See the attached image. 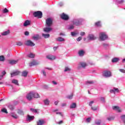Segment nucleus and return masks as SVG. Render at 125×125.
<instances>
[{
	"instance_id": "f257e3e1",
	"label": "nucleus",
	"mask_w": 125,
	"mask_h": 125,
	"mask_svg": "<svg viewBox=\"0 0 125 125\" xmlns=\"http://www.w3.org/2000/svg\"><path fill=\"white\" fill-rule=\"evenodd\" d=\"M40 94L39 93H37L35 92H29V93H28V94L26 95V99L28 100L29 101H31L32 100L33 98H40Z\"/></svg>"
},
{
	"instance_id": "f03ea898",
	"label": "nucleus",
	"mask_w": 125,
	"mask_h": 125,
	"mask_svg": "<svg viewBox=\"0 0 125 125\" xmlns=\"http://www.w3.org/2000/svg\"><path fill=\"white\" fill-rule=\"evenodd\" d=\"M46 24L47 26L48 27H50L53 24V20L51 18H48V19H46Z\"/></svg>"
},
{
	"instance_id": "7ed1b4c3",
	"label": "nucleus",
	"mask_w": 125,
	"mask_h": 125,
	"mask_svg": "<svg viewBox=\"0 0 125 125\" xmlns=\"http://www.w3.org/2000/svg\"><path fill=\"white\" fill-rule=\"evenodd\" d=\"M33 15L34 17H38L39 19H42V13L41 11H37L34 13Z\"/></svg>"
},
{
	"instance_id": "20e7f679",
	"label": "nucleus",
	"mask_w": 125,
	"mask_h": 125,
	"mask_svg": "<svg viewBox=\"0 0 125 125\" xmlns=\"http://www.w3.org/2000/svg\"><path fill=\"white\" fill-rule=\"evenodd\" d=\"M107 38H108V36L105 33L102 32L100 34V39L102 41H104V40H106Z\"/></svg>"
},
{
	"instance_id": "39448f33",
	"label": "nucleus",
	"mask_w": 125,
	"mask_h": 125,
	"mask_svg": "<svg viewBox=\"0 0 125 125\" xmlns=\"http://www.w3.org/2000/svg\"><path fill=\"white\" fill-rule=\"evenodd\" d=\"M61 19L64 20V21H68L69 19V17L68 16V15L63 13L62 14V15H61Z\"/></svg>"
},
{
	"instance_id": "423d86ee",
	"label": "nucleus",
	"mask_w": 125,
	"mask_h": 125,
	"mask_svg": "<svg viewBox=\"0 0 125 125\" xmlns=\"http://www.w3.org/2000/svg\"><path fill=\"white\" fill-rule=\"evenodd\" d=\"M94 101H91V102H89V106H90L91 107V109L93 110V111H96L97 110L98 106H93L92 104L94 103Z\"/></svg>"
},
{
	"instance_id": "0eeeda50",
	"label": "nucleus",
	"mask_w": 125,
	"mask_h": 125,
	"mask_svg": "<svg viewBox=\"0 0 125 125\" xmlns=\"http://www.w3.org/2000/svg\"><path fill=\"white\" fill-rule=\"evenodd\" d=\"M104 76L106 77H109L112 76V74L110 71H105L104 73Z\"/></svg>"
},
{
	"instance_id": "6e6552de",
	"label": "nucleus",
	"mask_w": 125,
	"mask_h": 125,
	"mask_svg": "<svg viewBox=\"0 0 125 125\" xmlns=\"http://www.w3.org/2000/svg\"><path fill=\"white\" fill-rule=\"evenodd\" d=\"M40 64L39 62H38L36 60H33V61H31L30 63H29V66H35L36 65H39Z\"/></svg>"
},
{
	"instance_id": "1a4fd4ad",
	"label": "nucleus",
	"mask_w": 125,
	"mask_h": 125,
	"mask_svg": "<svg viewBox=\"0 0 125 125\" xmlns=\"http://www.w3.org/2000/svg\"><path fill=\"white\" fill-rule=\"evenodd\" d=\"M35 116L34 115H30L29 114H28L26 116V120L27 121H31V120H33L34 119Z\"/></svg>"
},
{
	"instance_id": "9d476101",
	"label": "nucleus",
	"mask_w": 125,
	"mask_h": 125,
	"mask_svg": "<svg viewBox=\"0 0 125 125\" xmlns=\"http://www.w3.org/2000/svg\"><path fill=\"white\" fill-rule=\"evenodd\" d=\"M25 44L26 45H30V46H34V45H35V44H34L33 42H32L31 40H28L27 41H26V42H25Z\"/></svg>"
},
{
	"instance_id": "9b49d317",
	"label": "nucleus",
	"mask_w": 125,
	"mask_h": 125,
	"mask_svg": "<svg viewBox=\"0 0 125 125\" xmlns=\"http://www.w3.org/2000/svg\"><path fill=\"white\" fill-rule=\"evenodd\" d=\"M45 121L43 119H39L38 121L37 122V125H43Z\"/></svg>"
},
{
	"instance_id": "f8f14e48",
	"label": "nucleus",
	"mask_w": 125,
	"mask_h": 125,
	"mask_svg": "<svg viewBox=\"0 0 125 125\" xmlns=\"http://www.w3.org/2000/svg\"><path fill=\"white\" fill-rule=\"evenodd\" d=\"M20 74V72L19 71H16L15 72H13L11 73V77H14L15 76H18Z\"/></svg>"
},
{
	"instance_id": "ddd939ff",
	"label": "nucleus",
	"mask_w": 125,
	"mask_h": 125,
	"mask_svg": "<svg viewBox=\"0 0 125 125\" xmlns=\"http://www.w3.org/2000/svg\"><path fill=\"white\" fill-rule=\"evenodd\" d=\"M73 22V24H75L76 26H78L81 24V21H80L79 20H74Z\"/></svg>"
},
{
	"instance_id": "4468645a",
	"label": "nucleus",
	"mask_w": 125,
	"mask_h": 125,
	"mask_svg": "<svg viewBox=\"0 0 125 125\" xmlns=\"http://www.w3.org/2000/svg\"><path fill=\"white\" fill-rule=\"evenodd\" d=\"M52 30V28H51V27H49L48 26V27H45V28H43V31H44V32L46 33H49Z\"/></svg>"
},
{
	"instance_id": "2eb2a0df",
	"label": "nucleus",
	"mask_w": 125,
	"mask_h": 125,
	"mask_svg": "<svg viewBox=\"0 0 125 125\" xmlns=\"http://www.w3.org/2000/svg\"><path fill=\"white\" fill-rule=\"evenodd\" d=\"M113 110H115L116 111H117V112H119V113H120L121 112V110L118 106H113Z\"/></svg>"
},
{
	"instance_id": "dca6fc26",
	"label": "nucleus",
	"mask_w": 125,
	"mask_h": 125,
	"mask_svg": "<svg viewBox=\"0 0 125 125\" xmlns=\"http://www.w3.org/2000/svg\"><path fill=\"white\" fill-rule=\"evenodd\" d=\"M46 57L48 59H50V60H54L56 59V57L54 56V55H47Z\"/></svg>"
},
{
	"instance_id": "f3484780",
	"label": "nucleus",
	"mask_w": 125,
	"mask_h": 125,
	"mask_svg": "<svg viewBox=\"0 0 125 125\" xmlns=\"http://www.w3.org/2000/svg\"><path fill=\"white\" fill-rule=\"evenodd\" d=\"M30 23H31L30 21H28V20H27L25 21H24V23H23V26H27L28 25H30Z\"/></svg>"
},
{
	"instance_id": "a211bd4d",
	"label": "nucleus",
	"mask_w": 125,
	"mask_h": 125,
	"mask_svg": "<svg viewBox=\"0 0 125 125\" xmlns=\"http://www.w3.org/2000/svg\"><path fill=\"white\" fill-rule=\"evenodd\" d=\"M88 38H89V40H96L97 39L93 34H89Z\"/></svg>"
},
{
	"instance_id": "6ab92c4d",
	"label": "nucleus",
	"mask_w": 125,
	"mask_h": 125,
	"mask_svg": "<svg viewBox=\"0 0 125 125\" xmlns=\"http://www.w3.org/2000/svg\"><path fill=\"white\" fill-rule=\"evenodd\" d=\"M10 33V30H7V31H5L4 32H3V33H1V35L2 36H5L6 35H8Z\"/></svg>"
},
{
	"instance_id": "aec40b11",
	"label": "nucleus",
	"mask_w": 125,
	"mask_h": 125,
	"mask_svg": "<svg viewBox=\"0 0 125 125\" xmlns=\"http://www.w3.org/2000/svg\"><path fill=\"white\" fill-rule=\"evenodd\" d=\"M1 113H4V114H8V111H7V109L5 108V107H3L1 109Z\"/></svg>"
},
{
	"instance_id": "412c9836",
	"label": "nucleus",
	"mask_w": 125,
	"mask_h": 125,
	"mask_svg": "<svg viewBox=\"0 0 125 125\" xmlns=\"http://www.w3.org/2000/svg\"><path fill=\"white\" fill-rule=\"evenodd\" d=\"M77 107V104L76 103H72L71 105L70 106V109H75Z\"/></svg>"
},
{
	"instance_id": "4be33fe9",
	"label": "nucleus",
	"mask_w": 125,
	"mask_h": 125,
	"mask_svg": "<svg viewBox=\"0 0 125 125\" xmlns=\"http://www.w3.org/2000/svg\"><path fill=\"white\" fill-rule=\"evenodd\" d=\"M80 64L83 68H85L87 66V63L85 62H80Z\"/></svg>"
},
{
	"instance_id": "5701e85b",
	"label": "nucleus",
	"mask_w": 125,
	"mask_h": 125,
	"mask_svg": "<svg viewBox=\"0 0 125 125\" xmlns=\"http://www.w3.org/2000/svg\"><path fill=\"white\" fill-rule=\"evenodd\" d=\"M78 54L80 56H83L84 54V51L83 50H79Z\"/></svg>"
},
{
	"instance_id": "b1692460",
	"label": "nucleus",
	"mask_w": 125,
	"mask_h": 125,
	"mask_svg": "<svg viewBox=\"0 0 125 125\" xmlns=\"http://www.w3.org/2000/svg\"><path fill=\"white\" fill-rule=\"evenodd\" d=\"M10 64H11L12 65H13L14 64H16L18 63V61L17 60H10L9 61Z\"/></svg>"
},
{
	"instance_id": "393cba45",
	"label": "nucleus",
	"mask_w": 125,
	"mask_h": 125,
	"mask_svg": "<svg viewBox=\"0 0 125 125\" xmlns=\"http://www.w3.org/2000/svg\"><path fill=\"white\" fill-rule=\"evenodd\" d=\"M12 83H14L15 84H16L17 85H19V82L18 81H17V80H12Z\"/></svg>"
},
{
	"instance_id": "a878e982",
	"label": "nucleus",
	"mask_w": 125,
	"mask_h": 125,
	"mask_svg": "<svg viewBox=\"0 0 125 125\" xmlns=\"http://www.w3.org/2000/svg\"><path fill=\"white\" fill-rule=\"evenodd\" d=\"M119 60V58L117 57H114V58H112V62H118Z\"/></svg>"
},
{
	"instance_id": "bb28decb",
	"label": "nucleus",
	"mask_w": 125,
	"mask_h": 125,
	"mask_svg": "<svg viewBox=\"0 0 125 125\" xmlns=\"http://www.w3.org/2000/svg\"><path fill=\"white\" fill-rule=\"evenodd\" d=\"M28 75V72L27 71H23L21 74V76L23 77H27Z\"/></svg>"
},
{
	"instance_id": "cd10ccee",
	"label": "nucleus",
	"mask_w": 125,
	"mask_h": 125,
	"mask_svg": "<svg viewBox=\"0 0 125 125\" xmlns=\"http://www.w3.org/2000/svg\"><path fill=\"white\" fill-rule=\"evenodd\" d=\"M95 25L96 26H98V27L102 26V24H101V21H97V22H95Z\"/></svg>"
},
{
	"instance_id": "c85d7f7f",
	"label": "nucleus",
	"mask_w": 125,
	"mask_h": 125,
	"mask_svg": "<svg viewBox=\"0 0 125 125\" xmlns=\"http://www.w3.org/2000/svg\"><path fill=\"white\" fill-rule=\"evenodd\" d=\"M30 111H31L32 113H38V109H36V108H32V107H31Z\"/></svg>"
},
{
	"instance_id": "c756f323",
	"label": "nucleus",
	"mask_w": 125,
	"mask_h": 125,
	"mask_svg": "<svg viewBox=\"0 0 125 125\" xmlns=\"http://www.w3.org/2000/svg\"><path fill=\"white\" fill-rule=\"evenodd\" d=\"M33 39H34V40H39V39H40V37L39 34H37L33 37Z\"/></svg>"
},
{
	"instance_id": "7c9ffc66",
	"label": "nucleus",
	"mask_w": 125,
	"mask_h": 125,
	"mask_svg": "<svg viewBox=\"0 0 125 125\" xmlns=\"http://www.w3.org/2000/svg\"><path fill=\"white\" fill-rule=\"evenodd\" d=\"M101 122H102V120H101L100 119H98V120H96L95 123L97 125H101Z\"/></svg>"
},
{
	"instance_id": "2f4dec72",
	"label": "nucleus",
	"mask_w": 125,
	"mask_h": 125,
	"mask_svg": "<svg viewBox=\"0 0 125 125\" xmlns=\"http://www.w3.org/2000/svg\"><path fill=\"white\" fill-rule=\"evenodd\" d=\"M50 103L49 100L48 99H46L45 100H44V104L45 105H49Z\"/></svg>"
},
{
	"instance_id": "473e14b6",
	"label": "nucleus",
	"mask_w": 125,
	"mask_h": 125,
	"mask_svg": "<svg viewBox=\"0 0 125 125\" xmlns=\"http://www.w3.org/2000/svg\"><path fill=\"white\" fill-rule=\"evenodd\" d=\"M122 120H123V122L125 124V114H123V115H121V116Z\"/></svg>"
},
{
	"instance_id": "72a5a7b5",
	"label": "nucleus",
	"mask_w": 125,
	"mask_h": 125,
	"mask_svg": "<svg viewBox=\"0 0 125 125\" xmlns=\"http://www.w3.org/2000/svg\"><path fill=\"white\" fill-rule=\"evenodd\" d=\"M5 60V58L3 55L0 56V61H4Z\"/></svg>"
},
{
	"instance_id": "f704fd0d",
	"label": "nucleus",
	"mask_w": 125,
	"mask_h": 125,
	"mask_svg": "<svg viewBox=\"0 0 125 125\" xmlns=\"http://www.w3.org/2000/svg\"><path fill=\"white\" fill-rule=\"evenodd\" d=\"M18 114H24V111H23V110H21V109H18Z\"/></svg>"
},
{
	"instance_id": "c9c22d12",
	"label": "nucleus",
	"mask_w": 125,
	"mask_h": 125,
	"mask_svg": "<svg viewBox=\"0 0 125 125\" xmlns=\"http://www.w3.org/2000/svg\"><path fill=\"white\" fill-rule=\"evenodd\" d=\"M57 40L59 41V42H63V41H64V39H63V38H62V37H58Z\"/></svg>"
},
{
	"instance_id": "e433bc0d",
	"label": "nucleus",
	"mask_w": 125,
	"mask_h": 125,
	"mask_svg": "<svg viewBox=\"0 0 125 125\" xmlns=\"http://www.w3.org/2000/svg\"><path fill=\"white\" fill-rule=\"evenodd\" d=\"M107 119L109 121H111V120H114V117L113 116H110L109 117H107Z\"/></svg>"
},
{
	"instance_id": "4c0bfd02",
	"label": "nucleus",
	"mask_w": 125,
	"mask_h": 125,
	"mask_svg": "<svg viewBox=\"0 0 125 125\" xmlns=\"http://www.w3.org/2000/svg\"><path fill=\"white\" fill-rule=\"evenodd\" d=\"M94 82H93V81H88L87 82H86V84H92L94 83Z\"/></svg>"
},
{
	"instance_id": "58836bf2",
	"label": "nucleus",
	"mask_w": 125,
	"mask_h": 125,
	"mask_svg": "<svg viewBox=\"0 0 125 125\" xmlns=\"http://www.w3.org/2000/svg\"><path fill=\"white\" fill-rule=\"evenodd\" d=\"M35 55L33 53H30V54L28 55V57H30L31 58H33Z\"/></svg>"
},
{
	"instance_id": "ea45409f",
	"label": "nucleus",
	"mask_w": 125,
	"mask_h": 125,
	"mask_svg": "<svg viewBox=\"0 0 125 125\" xmlns=\"http://www.w3.org/2000/svg\"><path fill=\"white\" fill-rule=\"evenodd\" d=\"M8 108L10 109V110H14V106H13V105H9Z\"/></svg>"
},
{
	"instance_id": "a19ab883",
	"label": "nucleus",
	"mask_w": 125,
	"mask_h": 125,
	"mask_svg": "<svg viewBox=\"0 0 125 125\" xmlns=\"http://www.w3.org/2000/svg\"><path fill=\"white\" fill-rule=\"evenodd\" d=\"M42 36L47 39V38L50 37V34H42Z\"/></svg>"
},
{
	"instance_id": "79ce46f5",
	"label": "nucleus",
	"mask_w": 125,
	"mask_h": 125,
	"mask_svg": "<svg viewBox=\"0 0 125 125\" xmlns=\"http://www.w3.org/2000/svg\"><path fill=\"white\" fill-rule=\"evenodd\" d=\"M12 117H14V118H18V115H17V114H12Z\"/></svg>"
},
{
	"instance_id": "37998d69",
	"label": "nucleus",
	"mask_w": 125,
	"mask_h": 125,
	"mask_svg": "<svg viewBox=\"0 0 125 125\" xmlns=\"http://www.w3.org/2000/svg\"><path fill=\"white\" fill-rule=\"evenodd\" d=\"M9 11L7 10L6 8H5V9L3 11V13H8Z\"/></svg>"
},
{
	"instance_id": "c03bdc74",
	"label": "nucleus",
	"mask_w": 125,
	"mask_h": 125,
	"mask_svg": "<svg viewBox=\"0 0 125 125\" xmlns=\"http://www.w3.org/2000/svg\"><path fill=\"white\" fill-rule=\"evenodd\" d=\"M70 70H71V69H70V68H68V67H65L64 71L66 72L67 71H70Z\"/></svg>"
},
{
	"instance_id": "a18cd8bd",
	"label": "nucleus",
	"mask_w": 125,
	"mask_h": 125,
	"mask_svg": "<svg viewBox=\"0 0 125 125\" xmlns=\"http://www.w3.org/2000/svg\"><path fill=\"white\" fill-rule=\"evenodd\" d=\"M91 120V117H88L86 119L87 122H90Z\"/></svg>"
},
{
	"instance_id": "49530a36",
	"label": "nucleus",
	"mask_w": 125,
	"mask_h": 125,
	"mask_svg": "<svg viewBox=\"0 0 125 125\" xmlns=\"http://www.w3.org/2000/svg\"><path fill=\"white\" fill-rule=\"evenodd\" d=\"M16 44L17 45H22L23 44L22 42H17Z\"/></svg>"
},
{
	"instance_id": "de8ad7c7",
	"label": "nucleus",
	"mask_w": 125,
	"mask_h": 125,
	"mask_svg": "<svg viewBox=\"0 0 125 125\" xmlns=\"http://www.w3.org/2000/svg\"><path fill=\"white\" fill-rule=\"evenodd\" d=\"M119 92V88H114V93H115V92Z\"/></svg>"
},
{
	"instance_id": "09e8293b",
	"label": "nucleus",
	"mask_w": 125,
	"mask_h": 125,
	"mask_svg": "<svg viewBox=\"0 0 125 125\" xmlns=\"http://www.w3.org/2000/svg\"><path fill=\"white\" fill-rule=\"evenodd\" d=\"M119 71L122 73H125V69H119Z\"/></svg>"
},
{
	"instance_id": "8fccbe9b",
	"label": "nucleus",
	"mask_w": 125,
	"mask_h": 125,
	"mask_svg": "<svg viewBox=\"0 0 125 125\" xmlns=\"http://www.w3.org/2000/svg\"><path fill=\"white\" fill-rule=\"evenodd\" d=\"M73 94H71V95H69V96H68L67 98H68V99H72L73 98Z\"/></svg>"
},
{
	"instance_id": "3c124183",
	"label": "nucleus",
	"mask_w": 125,
	"mask_h": 125,
	"mask_svg": "<svg viewBox=\"0 0 125 125\" xmlns=\"http://www.w3.org/2000/svg\"><path fill=\"white\" fill-rule=\"evenodd\" d=\"M110 92L111 93H115V88H114L113 89H111Z\"/></svg>"
},
{
	"instance_id": "603ef678",
	"label": "nucleus",
	"mask_w": 125,
	"mask_h": 125,
	"mask_svg": "<svg viewBox=\"0 0 125 125\" xmlns=\"http://www.w3.org/2000/svg\"><path fill=\"white\" fill-rule=\"evenodd\" d=\"M24 35L26 36H28V35H29V32H28V31H25Z\"/></svg>"
},
{
	"instance_id": "864d4df0",
	"label": "nucleus",
	"mask_w": 125,
	"mask_h": 125,
	"mask_svg": "<svg viewBox=\"0 0 125 125\" xmlns=\"http://www.w3.org/2000/svg\"><path fill=\"white\" fill-rule=\"evenodd\" d=\"M42 72L43 73V75L44 76H46V73L45 71H44V70H42Z\"/></svg>"
},
{
	"instance_id": "5fc2aeb1",
	"label": "nucleus",
	"mask_w": 125,
	"mask_h": 125,
	"mask_svg": "<svg viewBox=\"0 0 125 125\" xmlns=\"http://www.w3.org/2000/svg\"><path fill=\"white\" fill-rule=\"evenodd\" d=\"M85 34V32H81L80 33V35L81 36H84Z\"/></svg>"
},
{
	"instance_id": "6e6d98bb",
	"label": "nucleus",
	"mask_w": 125,
	"mask_h": 125,
	"mask_svg": "<svg viewBox=\"0 0 125 125\" xmlns=\"http://www.w3.org/2000/svg\"><path fill=\"white\" fill-rule=\"evenodd\" d=\"M74 25H70V26H69V29H74Z\"/></svg>"
},
{
	"instance_id": "4d7b16f0",
	"label": "nucleus",
	"mask_w": 125,
	"mask_h": 125,
	"mask_svg": "<svg viewBox=\"0 0 125 125\" xmlns=\"http://www.w3.org/2000/svg\"><path fill=\"white\" fill-rule=\"evenodd\" d=\"M77 33H75V32H71V36H75V35H77Z\"/></svg>"
},
{
	"instance_id": "13d9d810",
	"label": "nucleus",
	"mask_w": 125,
	"mask_h": 125,
	"mask_svg": "<svg viewBox=\"0 0 125 125\" xmlns=\"http://www.w3.org/2000/svg\"><path fill=\"white\" fill-rule=\"evenodd\" d=\"M5 74H6V72H5V71H3V72H2L1 76H2V77H3V76H4V75H5Z\"/></svg>"
},
{
	"instance_id": "bf43d9fd",
	"label": "nucleus",
	"mask_w": 125,
	"mask_h": 125,
	"mask_svg": "<svg viewBox=\"0 0 125 125\" xmlns=\"http://www.w3.org/2000/svg\"><path fill=\"white\" fill-rule=\"evenodd\" d=\"M58 123L59 125L62 124L63 123V121L62 120H60V121H59V122Z\"/></svg>"
},
{
	"instance_id": "052dcab7",
	"label": "nucleus",
	"mask_w": 125,
	"mask_h": 125,
	"mask_svg": "<svg viewBox=\"0 0 125 125\" xmlns=\"http://www.w3.org/2000/svg\"><path fill=\"white\" fill-rule=\"evenodd\" d=\"M101 101L104 102L105 101V98L104 97H101Z\"/></svg>"
},
{
	"instance_id": "680f3d73",
	"label": "nucleus",
	"mask_w": 125,
	"mask_h": 125,
	"mask_svg": "<svg viewBox=\"0 0 125 125\" xmlns=\"http://www.w3.org/2000/svg\"><path fill=\"white\" fill-rule=\"evenodd\" d=\"M82 39V37H78L77 40L78 41V42H80V41H81Z\"/></svg>"
},
{
	"instance_id": "e2e57ef3",
	"label": "nucleus",
	"mask_w": 125,
	"mask_h": 125,
	"mask_svg": "<svg viewBox=\"0 0 125 125\" xmlns=\"http://www.w3.org/2000/svg\"><path fill=\"white\" fill-rule=\"evenodd\" d=\"M58 46H54L53 47V49L54 50H56V49H57Z\"/></svg>"
},
{
	"instance_id": "0e129e2a",
	"label": "nucleus",
	"mask_w": 125,
	"mask_h": 125,
	"mask_svg": "<svg viewBox=\"0 0 125 125\" xmlns=\"http://www.w3.org/2000/svg\"><path fill=\"white\" fill-rule=\"evenodd\" d=\"M52 83H53L54 84H57V83L55 81H52Z\"/></svg>"
},
{
	"instance_id": "69168bd1",
	"label": "nucleus",
	"mask_w": 125,
	"mask_h": 125,
	"mask_svg": "<svg viewBox=\"0 0 125 125\" xmlns=\"http://www.w3.org/2000/svg\"><path fill=\"white\" fill-rule=\"evenodd\" d=\"M57 114H60V115H62V116H63V114H62V112H56Z\"/></svg>"
},
{
	"instance_id": "338daca9",
	"label": "nucleus",
	"mask_w": 125,
	"mask_h": 125,
	"mask_svg": "<svg viewBox=\"0 0 125 125\" xmlns=\"http://www.w3.org/2000/svg\"><path fill=\"white\" fill-rule=\"evenodd\" d=\"M59 103V101H56V102L54 103L55 105H58Z\"/></svg>"
},
{
	"instance_id": "774afa93",
	"label": "nucleus",
	"mask_w": 125,
	"mask_h": 125,
	"mask_svg": "<svg viewBox=\"0 0 125 125\" xmlns=\"http://www.w3.org/2000/svg\"><path fill=\"white\" fill-rule=\"evenodd\" d=\"M63 3L62 2H61L60 3V6H63Z\"/></svg>"
}]
</instances>
